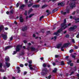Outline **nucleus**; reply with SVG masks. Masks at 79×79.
<instances>
[{
  "mask_svg": "<svg viewBox=\"0 0 79 79\" xmlns=\"http://www.w3.org/2000/svg\"><path fill=\"white\" fill-rule=\"evenodd\" d=\"M66 19H65L64 21V23H62L61 25V28L58 30L56 32H55L54 33V35H59V33H60L62 30H64V29H65V28L68 27V26H66Z\"/></svg>",
  "mask_w": 79,
  "mask_h": 79,
  "instance_id": "nucleus-1",
  "label": "nucleus"
},
{
  "mask_svg": "<svg viewBox=\"0 0 79 79\" xmlns=\"http://www.w3.org/2000/svg\"><path fill=\"white\" fill-rule=\"evenodd\" d=\"M5 60L6 61V62H5L6 66L7 68H9V67L10 66V63L7 62V61H9V60H10V58H9L8 56H7L6 57Z\"/></svg>",
  "mask_w": 79,
  "mask_h": 79,
  "instance_id": "nucleus-2",
  "label": "nucleus"
},
{
  "mask_svg": "<svg viewBox=\"0 0 79 79\" xmlns=\"http://www.w3.org/2000/svg\"><path fill=\"white\" fill-rule=\"evenodd\" d=\"M69 7L68 6H67V9L66 10V12H63V11H61V13L63 15H66V13H69Z\"/></svg>",
  "mask_w": 79,
  "mask_h": 79,
  "instance_id": "nucleus-3",
  "label": "nucleus"
},
{
  "mask_svg": "<svg viewBox=\"0 0 79 79\" xmlns=\"http://www.w3.org/2000/svg\"><path fill=\"white\" fill-rule=\"evenodd\" d=\"M76 26L75 25H74L72 27H71L70 28H69V31H74L75 29H76Z\"/></svg>",
  "mask_w": 79,
  "mask_h": 79,
  "instance_id": "nucleus-4",
  "label": "nucleus"
},
{
  "mask_svg": "<svg viewBox=\"0 0 79 79\" xmlns=\"http://www.w3.org/2000/svg\"><path fill=\"white\" fill-rule=\"evenodd\" d=\"M69 6H70V8H74L76 6L75 3H71V4H70Z\"/></svg>",
  "mask_w": 79,
  "mask_h": 79,
  "instance_id": "nucleus-5",
  "label": "nucleus"
},
{
  "mask_svg": "<svg viewBox=\"0 0 79 79\" xmlns=\"http://www.w3.org/2000/svg\"><path fill=\"white\" fill-rule=\"evenodd\" d=\"M2 64L0 63V71L1 72H5V70L2 69Z\"/></svg>",
  "mask_w": 79,
  "mask_h": 79,
  "instance_id": "nucleus-6",
  "label": "nucleus"
},
{
  "mask_svg": "<svg viewBox=\"0 0 79 79\" xmlns=\"http://www.w3.org/2000/svg\"><path fill=\"white\" fill-rule=\"evenodd\" d=\"M20 48H21V46L19 45L17 46L16 47V51L18 52V51H19V50H20Z\"/></svg>",
  "mask_w": 79,
  "mask_h": 79,
  "instance_id": "nucleus-7",
  "label": "nucleus"
},
{
  "mask_svg": "<svg viewBox=\"0 0 79 79\" xmlns=\"http://www.w3.org/2000/svg\"><path fill=\"white\" fill-rule=\"evenodd\" d=\"M2 37L4 40H6L7 39V35H2Z\"/></svg>",
  "mask_w": 79,
  "mask_h": 79,
  "instance_id": "nucleus-8",
  "label": "nucleus"
},
{
  "mask_svg": "<svg viewBox=\"0 0 79 79\" xmlns=\"http://www.w3.org/2000/svg\"><path fill=\"white\" fill-rule=\"evenodd\" d=\"M70 44L69 43H68L64 44L63 45V47H68Z\"/></svg>",
  "mask_w": 79,
  "mask_h": 79,
  "instance_id": "nucleus-9",
  "label": "nucleus"
},
{
  "mask_svg": "<svg viewBox=\"0 0 79 79\" xmlns=\"http://www.w3.org/2000/svg\"><path fill=\"white\" fill-rule=\"evenodd\" d=\"M32 66V64L29 65V67H30V69L31 70H35V69L31 67Z\"/></svg>",
  "mask_w": 79,
  "mask_h": 79,
  "instance_id": "nucleus-10",
  "label": "nucleus"
},
{
  "mask_svg": "<svg viewBox=\"0 0 79 79\" xmlns=\"http://www.w3.org/2000/svg\"><path fill=\"white\" fill-rule=\"evenodd\" d=\"M58 5L59 6H62L64 5V3L61 2V3H58Z\"/></svg>",
  "mask_w": 79,
  "mask_h": 79,
  "instance_id": "nucleus-11",
  "label": "nucleus"
},
{
  "mask_svg": "<svg viewBox=\"0 0 79 79\" xmlns=\"http://www.w3.org/2000/svg\"><path fill=\"white\" fill-rule=\"evenodd\" d=\"M19 20L20 22L21 23H23V22L24 21V19H23V17H22V16L20 17L19 18Z\"/></svg>",
  "mask_w": 79,
  "mask_h": 79,
  "instance_id": "nucleus-12",
  "label": "nucleus"
},
{
  "mask_svg": "<svg viewBox=\"0 0 79 79\" xmlns=\"http://www.w3.org/2000/svg\"><path fill=\"white\" fill-rule=\"evenodd\" d=\"M40 5H34L33 6V7H35V8H37V7H39Z\"/></svg>",
  "mask_w": 79,
  "mask_h": 79,
  "instance_id": "nucleus-13",
  "label": "nucleus"
},
{
  "mask_svg": "<svg viewBox=\"0 0 79 79\" xmlns=\"http://www.w3.org/2000/svg\"><path fill=\"white\" fill-rule=\"evenodd\" d=\"M75 20L76 21H75V23H79V19L78 18H76L75 19Z\"/></svg>",
  "mask_w": 79,
  "mask_h": 79,
  "instance_id": "nucleus-14",
  "label": "nucleus"
},
{
  "mask_svg": "<svg viewBox=\"0 0 79 79\" xmlns=\"http://www.w3.org/2000/svg\"><path fill=\"white\" fill-rule=\"evenodd\" d=\"M61 46V44H58L56 46V48H59Z\"/></svg>",
  "mask_w": 79,
  "mask_h": 79,
  "instance_id": "nucleus-15",
  "label": "nucleus"
},
{
  "mask_svg": "<svg viewBox=\"0 0 79 79\" xmlns=\"http://www.w3.org/2000/svg\"><path fill=\"white\" fill-rule=\"evenodd\" d=\"M26 30H27V27H26L22 28V31H25Z\"/></svg>",
  "mask_w": 79,
  "mask_h": 79,
  "instance_id": "nucleus-16",
  "label": "nucleus"
},
{
  "mask_svg": "<svg viewBox=\"0 0 79 79\" xmlns=\"http://www.w3.org/2000/svg\"><path fill=\"white\" fill-rule=\"evenodd\" d=\"M11 47H12V46H8L6 47L5 48V50H7V49H9V48H11Z\"/></svg>",
  "mask_w": 79,
  "mask_h": 79,
  "instance_id": "nucleus-17",
  "label": "nucleus"
},
{
  "mask_svg": "<svg viewBox=\"0 0 79 79\" xmlns=\"http://www.w3.org/2000/svg\"><path fill=\"white\" fill-rule=\"evenodd\" d=\"M30 48L32 51H35V49L34 48L31 47Z\"/></svg>",
  "mask_w": 79,
  "mask_h": 79,
  "instance_id": "nucleus-18",
  "label": "nucleus"
},
{
  "mask_svg": "<svg viewBox=\"0 0 79 79\" xmlns=\"http://www.w3.org/2000/svg\"><path fill=\"white\" fill-rule=\"evenodd\" d=\"M57 11H58V9H55L52 10V13H55V12Z\"/></svg>",
  "mask_w": 79,
  "mask_h": 79,
  "instance_id": "nucleus-19",
  "label": "nucleus"
},
{
  "mask_svg": "<svg viewBox=\"0 0 79 79\" xmlns=\"http://www.w3.org/2000/svg\"><path fill=\"white\" fill-rule=\"evenodd\" d=\"M25 6V5H24V4L20 6V8L21 9H23V8Z\"/></svg>",
  "mask_w": 79,
  "mask_h": 79,
  "instance_id": "nucleus-20",
  "label": "nucleus"
},
{
  "mask_svg": "<svg viewBox=\"0 0 79 79\" xmlns=\"http://www.w3.org/2000/svg\"><path fill=\"white\" fill-rule=\"evenodd\" d=\"M57 71V69L56 68H55L54 69V70H53V73H56V71Z\"/></svg>",
  "mask_w": 79,
  "mask_h": 79,
  "instance_id": "nucleus-21",
  "label": "nucleus"
},
{
  "mask_svg": "<svg viewBox=\"0 0 79 79\" xmlns=\"http://www.w3.org/2000/svg\"><path fill=\"white\" fill-rule=\"evenodd\" d=\"M34 15V14H31L29 15L28 17L29 18H31V17H32V16H33Z\"/></svg>",
  "mask_w": 79,
  "mask_h": 79,
  "instance_id": "nucleus-22",
  "label": "nucleus"
},
{
  "mask_svg": "<svg viewBox=\"0 0 79 79\" xmlns=\"http://www.w3.org/2000/svg\"><path fill=\"white\" fill-rule=\"evenodd\" d=\"M47 5H44L42 6V8H44L45 7H47Z\"/></svg>",
  "mask_w": 79,
  "mask_h": 79,
  "instance_id": "nucleus-23",
  "label": "nucleus"
},
{
  "mask_svg": "<svg viewBox=\"0 0 79 79\" xmlns=\"http://www.w3.org/2000/svg\"><path fill=\"white\" fill-rule=\"evenodd\" d=\"M12 40H13V37L11 36L9 38V41H11Z\"/></svg>",
  "mask_w": 79,
  "mask_h": 79,
  "instance_id": "nucleus-24",
  "label": "nucleus"
},
{
  "mask_svg": "<svg viewBox=\"0 0 79 79\" xmlns=\"http://www.w3.org/2000/svg\"><path fill=\"white\" fill-rule=\"evenodd\" d=\"M3 26H0V31H1L3 29Z\"/></svg>",
  "mask_w": 79,
  "mask_h": 79,
  "instance_id": "nucleus-25",
  "label": "nucleus"
},
{
  "mask_svg": "<svg viewBox=\"0 0 79 79\" xmlns=\"http://www.w3.org/2000/svg\"><path fill=\"white\" fill-rule=\"evenodd\" d=\"M44 17V16H42L41 17H40V20L41 21V20H42V19Z\"/></svg>",
  "mask_w": 79,
  "mask_h": 79,
  "instance_id": "nucleus-26",
  "label": "nucleus"
},
{
  "mask_svg": "<svg viewBox=\"0 0 79 79\" xmlns=\"http://www.w3.org/2000/svg\"><path fill=\"white\" fill-rule=\"evenodd\" d=\"M46 13H48V15H50V14H51V13H50V12H49V10H46Z\"/></svg>",
  "mask_w": 79,
  "mask_h": 79,
  "instance_id": "nucleus-27",
  "label": "nucleus"
},
{
  "mask_svg": "<svg viewBox=\"0 0 79 79\" xmlns=\"http://www.w3.org/2000/svg\"><path fill=\"white\" fill-rule=\"evenodd\" d=\"M32 11V9H30L28 11V13H31V11Z\"/></svg>",
  "mask_w": 79,
  "mask_h": 79,
  "instance_id": "nucleus-28",
  "label": "nucleus"
},
{
  "mask_svg": "<svg viewBox=\"0 0 79 79\" xmlns=\"http://www.w3.org/2000/svg\"><path fill=\"white\" fill-rule=\"evenodd\" d=\"M61 65H64V61H62L61 63Z\"/></svg>",
  "mask_w": 79,
  "mask_h": 79,
  "instance_id": "nucleus-29",
  "label": "nucleus"
},
{
  "mask_svg": "<svg viewBox=\"0 0 79 79\" xmlns=\"http://www.w3.org/2000/svg\"><path fill=\"white\" fill-rule=\"evenodd\" d=\"M71 60H69V62H67L68 64H69L71 63Z\"/></svg>",
  "mask_w": 79,
  "mask_h": 79,
  "instance_id": "nucleus-30",
  "label": "nucleus"
},
{
  "mask_svg": "<svg viewBox=\"0 0 79 79\" xmlns=\"http://www.w3.org/2000/svg\"><path fill=\"white\" fill-rule=\"evenodd\" d=\"M71 60H69V62H67L68 64H69L71 63Z\"/></svg>",
  "mask_w": 79,
  "mask_h": 79,
  "instance_id": "nucleus-31",
  "label": "nucleus"
},
{
  "mask_svg": "<svg viewBox=\"0 0 79 79\" xmlns=\"http://www.w3.org/2000/svg\"><path fill=\"white\" fill-rule=\"evenodd\" d=\"M52 39H54V40H55L56 39V36H54V38H52Z\"/></svg>",
  "mask_w": 79,
  "mask_h": 79,
  "instance_id": "nucleus-32",
  "label": "nucleus"
},
{
  "mask_svg": "<svg viewBox=\"0 0 79 79\" xmlns=\"http://www.w3.org/2000/svg\"><path fill=\"white\" fill-rule=\"evenodd\" d=\"M43 71H44L46 72H47V71H48L47 69H44L43 70Z\"/></svg>",
  "mask_w": 79,
  "mask_h": 79,
  "instance_id": "nucleus-33",
  "label": "nucleus"
},
{
  "mask_svg": "<svg viewBox=\"0 0 79 79\" xmlns=\"http://www.w3.org/2000/svg\"><path fill=\"white\" fill-rule=\"evenodd\" d=\"M27 74V72L26 71H25L24 72V73H23V75L24 76L26 75Z\"/></svg>",
  "mask_w": 79,
  "mask_h": 79,
  "instance_id": "nucleus-34",
  "label": "nucleus"
},
{
  "mask_svg": "<svg viewBox=\"0 0 79 79\" xmlns=\"http://www.w3.org/2000/svg\"><path fill=\"white\" fill-rule=\"evenodd\" d=\"M52 77V76H51V75H50L49 76H48V79H51V77Z\"/></svg>",
  "mask_w": 79,
  "mask_h": 79,
  "instance_id": "nucleus-35",
  "label": "nucleus"
},
{
  "mask_svg": "<svg viewBox=\"0 0 79 79\" xmlns=\"http://www.w3.org/2000/svg\"><path fill=\"white\" fill-rule=\"evenodd\" d=\"M59 55H55V58H58V57H59Z\"/></svg>",
  "mask_w": 79,
  "mask_h": 79,
  "instance_id": "nucleus-36",
  "label": "nucleus"
},
{
  "mask_svg": "<svg viewBox=\"0 0 79 79\" xmlns=\"http://www.w3.org/2000/svg\"><path fill=\"white\" fill-rule=\"evenodd\" d=\"M50 34V31H48L47 32V34Z\"/></svg>",
  "mask_w": 79,
  "mask_h": 79,
  "instance_id": "nucleus-37",
  "label": "nucleus"
},
{
  "mask_svg": "<svg viewBox=\"0 0 79 79\" xmlns=\"http://www.w3.org/2000/svg\"><path fill=\"white\" fill-rule=\"evenodd\" d=\"M63 48H64V47H63H63H62L61 48V50L62 51H64V49H63Z\"/></svg>",
  "mask_w": 79,
  "mask_h": 79,
  "instance_id": "nucleus-38",
  "label": "nucleus"
},
{
  "mask_svg": "<svg viewBox=\"0 0 79 79\" xmlns=\"http://www.w3.org/2000/svg\"><path fill=\"white\" fill-rule=\"evenodd\" d=\"M14 12V11H13V10H12L10 11V13H11V14H13V12Z\"/></svg>",
  "mask_w": 79,
  "mask_h": 79,
  "instance_id": "nucleus-39",
  "label": "nucleus"
},
{
  "mask_svg": "<svg viewBox=\"0 0 79 79\" xmlns=\"http://www.w3.org/2000/svg\"><path fill=\"white\" fill-rule=\"evenodd\" d=\"M33 4L32 3L31 4L28 5V7H30V6H32V5Z\"/></svg>",
  "mask_w": 79,
  "mask_h": 79,
  "instance_id": "nucleus-40",
  "label": "nucleus"
},
{
  "mask_svg": "<svg viewBox=\"0 0 79 79\" xmlns=\"http://www.w3.org/2000/svg\"><path fill=\"white\" fill-rule=\"evenodd\" d=\"M73 52V50L71 49V50H70L69 52V53H72V52Z\"/></svg>",
  "mask_w": 79,
  "mask_h": 79,
  "instance_id": "nucleus-41",
  "label": "nucleus"
},
{
  "mask_svg": "<svg viewBox=\"0 0 79 79\" xmlns=\"http://www.w3.org/2000/svg\"><path fill=\"white\" fill-rule=\"evenodd\" d=\"M20 67H23L24 66V65L23 64H20Z\"/></svg>",
  "mask_w": 79,
  "mask_h": 79,
  "instance_id": "nucleus-42",
  "label": "nucleus"
},
{
  "mask_svg": "<svg viewBox=\"0 0 79 79\" xmlns=\"http://www.w3.org/2000/svg\"><path fill=\"white\" fill-rule=\"evenodd\" d=\"M24 15H25V16H27V11L26 10L25 11V13H24Z\"/></svg>",
  "mask_w": 79,
  "mask_h": 79,
  "instance_id": "nucleus-43",
  "label": "nucleus"
},
{
  "mask_svg": "<svg viewBox=\"0 0 79 79\" xmlns=\"http://www.w3.org/2000/svg\"><path fill=\"white\" fill-rule=\"evenodd\" d=\"M72 56V58H76V56H74V55H73Z\"/></svg>",
  "mask_w": 79,
  "mask_h": 79,
  "instance_id": "nucleus-44",
  "label": "nucleus"
},
{
  "mask_svg": "<svg viewBox=\"0 0 79 79\" xmlns=\"http://www.w3.org/2000/svg\"><path fill=\"white\" fill-rule=\"evenodd\" d=\"M28 63L29 64H31L32 63V61L30 60L28 61Z\"/></svg>",
  "mask_w": 79,
  "mask_h": 79,
  "instance_id": "nucleus-45",
  "label": "nucleus"
},
{
  "mask_svg": "<svg viewBox=\"0 0 79 79\" xmlns=\"http://www.w3.org/2000/svg\"><path fill=\"white\" fill-rule=\"evenodd\" d=\"M69 36V35H65V37H66L67 38H68Z\"/></svg>",
  "mask_w": 79,
  "mask_h": 79,
  "instance_id": "nucleus-46",
  "label": "nucleus"
},
{
  "mask_svg": "<svg viewBox=\"0 0 79 79\" xmlns=\"http://www.w3.org/2000/svg\"><path fill=\"white\" fill-rule=\"evenodd\" d=\"M72 41L73 43H75V41H74V39H72Z\"/></svg>",
  "mask_w": 79,
  "mask_h": 79,
  "instance_id": "nucleus-47",
  "label": "nucleus"
},
{
  "mask_svg": "<svg viewBox=\"0 0 79 79\" xmlns=\"http://www.w3.org/2000/svg\"><path fill=\"white\" fill-rule=\"evenodd\" d=\"M43 66V67H46V64H44Z\"/></svg>",
  "mask_w": 79,
  "mask_h": 79,
  "instance_id": "nucleus-48",
  "label": "nucleus"
},
{
  "mask_svg": "<svg viewBox=\"0 0 79 79\" xmlns=\"http://www.w3.org/2000/svg\"><path fill=\"white\" fill-rule=\"evenodd\" d=\"M16 51H14V53L12 54L15 55V54H16Z\"/></svg>",
  "mask_w": 79,
  "mask_h": 79,
  "instance_id": "nucleus-49",
  "label": "nucleus"
},
{
  "mask_svg": "<svg viewBox=\"0 0 79 79\" xmlns=\"http://www.w3.org/2000/svg\"><path fill=\"white\" fill-rule=\"evenodd\" d=\"M52 64L53 65V66H55V65H56V64H55V63L53 62L52 63Z\"/></svg>",
  "mask_w": 79,
  "mask_h": 79,
  "instance_id": "nucleus-50",
  "label": "nucleus"
},
{
  "mask_svg": "<svg viewBox=\"0 0 79 79\" xmlns=\"http://www.w3.org/2000/svg\"><path fill=\"white\" fill-rule=\"evenodd\" d=\"M76 37H77V38H79V34H78L76 36Z\"/></svg>",
  "mask_w": 79,
  "mask_h": 79,
  "instance_id": "nucleus-51",
  "label": "nucleus"
},
{
  "mask_svg": "<svg viewBox=\"0 0 79 79\" xmlns=\"http://www.w3.org/2000/svg\"><path fill=\"white\" fill-rule=\"evenodd\" d=\"M27 2H28V0H25V3H27Z\"/></svg>",
  "mask_w": 79,
  "mask_h": 79,
  "instance_id": "nucleus-52",
  "label": "nucleus"
},
{
  "mask_svg": "<svg viewBox=\"0 0 79 79\" xmlns=\"http://www.w3.org/2000/svg\"><path fill=\"white\" fill-rule=\"evenodd\" d=\"M19 4L18 3H17L16 5V6L17 7H18L19 6Z\"/></svg>",
  "mask_w": 79,
  "mask_h": 79,
  "instance_id": "nucleus-53",
  "label": "nucleus"
},
{
  "mask_svg": "<svg viewBox=\"0 0 79 79\" xmlns=\"http://www.w3.org/2000/svg\"><path fill=\"white\" fill-rule=\"evenodd\" d=\"M20 71H21V70H18L17 73H19Z\"/></svg>",
  "mask_w": 79,
  "mask_h": 79,
  "instance_id": "nucleus-54",
  "label": "nucleus"
},
{
  "mask_svg": "<svg viewBox=\"0 0 79 79\" xmlns=\"http://www.w3.org/2000/svg\"><path fill=\"white\" fill-rule=\"evenodd\" d=\"M23 42L24 43V44H26V43H27V41L25 40L23 41Z\"/></svg>",
  "mask_w": 79,
  "mask_h": 79,
  "instance_id": "nucleus-55",
  "label": "nucleus"
},
{
  "mask_svg": "<svg viewBox=\"0 0 79 79\" xmlns=\"http://www.w3.org/2000/svg\"><path fill=\"white\" fill-rule=\"evenodd\" d=\"M74 71H76V67H75L74 68Z\"/></svg>",
  "mask_w": 79,
  "mask_h": 79,
  "instance_id": "nucleus-56",
  "label": "nucleus"
},
{
  "mask_svg": "<svg viewBox=\"0 0 79 79\" xmlns=\"http://www.w3.org/2000/svg\"><path fill=\"white\" fill-rule=\"evenodd\" d=\"M17 69H18V70H19V69H20V68H19V67H17Z\"/></svg>",
  "mask_w": 79,
  "mask_h": 79,
  "instance_id": "nucleus-57",
  "label": "nucleus"
},
{
  "mask_svg": "<svg viewBox=\"0 0 79 79\" xmlns=\"http://www.w3.org/2000/svg\"><path fill=\"white\" fill-rule=\"evenodd\" d=\"M75 49H77L78 48V47L77 46H75Z\"/></svg>",
  "mask_w": 79,
  "mask_h": 79,
  "instance_id": "nucleus-58",
  "label": "nucleus"
},
{
  "mask_svg": "<svg viewBox=\"0 0 79 79\" xmlns=\"http://www.w3.org/2000/svg\"><path fill=\"white\" fill-rule=\"evenodd\" d=\"M40 60H44V57H41L40 58Z\"/></svg>",
  "mask_w": 79,
  "mask_h": 79,
  "instance_id": "nucleus-59",
  "label": "nucleus"
},
{
  "mask_svg": "<svg viewBox=\"0 0 79 79\" xmlns=\"http://www.w3.org/2000/svg\"><path fill=\"white\" fill-rule=\"evenodd\" d=\"M6 14H7V15H8V14L10 13V12H9L8 11H7L6 12Z\"/></svg>",
  "mask_w": 79,
  "mask_h": 79,
  "instance_id": "nucleus-60",
  "label": "nucleus"
},
{
  "mask_svg": "<svg viewBox=\"0 0 79 79\" xmlns=\"http://www.w3.org/2000/svg\"><path fill=\"white\" fill-rule=\"evenodd\" d=\"M14 23L15 24H17V22H16V21H15L14 22Z\"/></svg>",
  "mask_w": 79,
  "mask_h": 79,
  "instance_id": "nucleus-61",
  "label": "nucleus"
},
{
  "mask_svg": "<svg viewBox=\"0 0 79 79\" xmlns=\"http://www.w3.org/2000/svg\"><path fill=\"white\" fill-rule=\"evenodd\" d=\"M41 0H37L36 1V2H40V1Z\"/></svg>",
  "mask_w": 79,
  "mask_h": 79,
  "instance_id": "nucleus-62",
  "label": "nucleus"
},
{
  "mask_svg": "<svg viewBox=\"0 0 79 79\" xmlns=\"http://www.w3.org/2000/svg\"><path fill=\"white\" fill-rule=\"evenodd\" d=\"M15 77H12V79H15Z\"/></svg>",
  "mask_w": 79,
  "mask_h": 79,
  "instance_id": "nucleus-63",
  "label": "nucleus"
},
{
  "mask_svg": "<svg viewBox=\"0 0 79 79\" xmlns=\"http://www.w3.org/2000/svg\"><path fill=\"white\" fill-rule=\"evenodd\" d=\"M3 79H6V77H3Z\"/></svg>",
  "mask_w": 79,
  "mask_h": 79,
  "instance_id": "nucleus-64",
  "label": "nucleus"
}]
</instances>
